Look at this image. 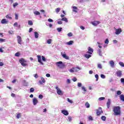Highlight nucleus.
Here are the masks:
<instances>
[{"mask_svg":"<svg viewBox=\"0 0 124 124\" xmlns=\"http://www.w3.org/2000/svg\"><path fill=\"white\" fill-rule=\"evenodd\" d=\"M104 99H105V97H101L98 98V100L100 101H101V100H104Z\"/></svg>","mask_w":124,"mask_h":124,"instance_id":"ea45409f","label":"nucleus"},{"mask_svg":"<svg viewBox=\"0 0 124 124\" xmlns=\"http://www.w3.org/2000/svg\"><path fill=\"white\" fill-rule=\"evenodd\" d=\"M98 68H99L100 69H101L102 68V65L100 63H98L97 64Z\"/></svg>","mask_w":124,"mask_h":124,"instance_id":"f704fd0d","label":"nucleus"},{"mask_svg":"<svg viewBox=\"0 0 124 124\" xmlns=\"http://www.w3.org/2000/svg\"><path fill=\"white\" fill-rule=\"evenodd\" d=\"M58 25H62V19H58Z\"/></svg>","mask_w":124,"mask_h":124,"instance_id":"72a5a7b5","label":"nucleus"},{"mask_svg":"<svg viewBox=\"0 0 124 124\" xmlns=\"http://www.w3.org/2000/svg\"><path fill=\"white\" fill-rule=\"evenodd\" d=\"M109 64H110L111 67L113 68L115 66V62H114L113 61H110L109 62Z\"/></svg>","mask_w":124,"mask_h":124,"instance_id":"6ab92c4d","label":"nucleus"},{"mask_svg":"<svg viewBox=\"0 0 124 124\" xmlns=\"http://www.w3.org/2000/svg\"><path fill=\"white\" fill-rule=\"evenodd\" d=\"M101 120L102 121H104V122H105V121H106V116H102L101 117Z\"/></svg>","mask_w":124,"mask_h":124,"instance_id":"2f4dec72","label":"nucleus"},{"mask_svg":"<svg viewBox=\"0 0 124 124\" xmlns=\"http://www.w3.org/2000/svg\"><path fill=\"white\" fill-rule=\"evenodd\" d=\"M57 31L59 32H61L62 31V28H57Z\"/></svg>","mask_w":124,"mask_h":124,"instance_id":"e433bc0d","label":"nucleus"},{"mask_svg":"<svg viewBox=\"0 0 124 124\" xmlns=\"http://www.w3.org/2000/svg\"><path fill=\"white\" fill-rule=\"evenodd\" d=\"M105 44H107V45L108 44L109 40L108 39H106V40L105 41Z\"/></svg>","mask_w":124,"mask_h":124,"instance_id":"de8ad7c7","label":"nucleus"},{"mask_svg":"<svg viewBox=\"0 0 124 124\" xmlns=\"http://www.w3.org/2000/svg\"><path fill=\"white\" fill-rule=\"evenodd\" d=\"M116 74L117 75V77H122V74L121 71H117Z\"/></svg>","mask_w":124,"mask_h":124,"instance_id":"2eb2a0df","label":"nucleus"},{"mask_svg":"<svg viewBox=\"0 0 124 124\" xmlns=\"http://www.w3.org/2000/svg\"><path fill=\"white\" fill-rule=\"evenodd\" d=\"M91 24L93 25V26H97V25H99L100 24V22L97 21H95L93 22H92Z\"/></svg>","mask_w":124,"mask_h":124,"instance_id":"ddd939ff","label":"nucleus"},{"mask_svg":"<svg viewBox=\"0 0 124 124\" xmlns=\"http://www.w3.org/2000/svg\"><path fill=\"white\" fill-rule=\"evenodd\" d=\"M34 14H35V15H40V13L38 11H35L34 12Z\"/></svg>","mask_w":124,"mask_h":124,"instance_id":"c9c22d12","label":"nucleus"},{"mask_svg":"<svg viewBox=\"0 0 124 124\" xmlns=\"http://www.w3.org/2000/svg\"><path fill=\"white\" fill-rule=\"evenodd\" d=\"M65 44L66 45H72L73 44V41H70L69 42H66Z\"/></svg>","mask_w":124,"mask_h":124,"instance_id":"5701e85b","label":"nucleus"},{"mask_svg":"<svg viewBox=\"0 0 124 124\" xmlns=\"http://www.w3.org/2000/svg\"><path fill=\"white\" fill-rule=\"evenodd\" d=\"M81 89H82V91L83 92V93H86V92H87V89H86V87H84V86H82L81 87Z\"/></svg>","mask_w":124,"mask_h":124,"instance_id":"412c9836","label":"nucleus"},{"mask_svg":"<svg viewBox=\"0 0 124 124\" xmlns=\"http://www.w3.org/2000/svg\"><path fill=\"white\" fill-rule=\"evenodd\" d=\"M16 38L17 43H18V44H20V45H22V37H21V36H17Z\"/></svg>","mask_w":124,"mask_h":124,"instance_id":"0eeeda50","label":"nucleus"},{"mask_svg":"<svg viewBox=\"0 0 124 124\" xmlns=\"http://www.w3.org/2000/svg\"><path fill=\"white\" fill-rule=\"evenodd\" d=\"M55 89L56 90H57V93H58V94H59V95H62V94H63V93H62V90H61V89L59 88V87H58V86H56Z\"/></svg>","mask_w":124,"mask_h":124,"instance_id":"20e7f679","label":"nucleus"},{"mask_svg":"<svg viewBox=\"0 0 124 124\" xmlns=\"http://www.w3.org/2000/svg\"><path fill=\"white\" fill-rule=\"evenodd\" d=\"M73 81L74 82H76V81H77V78H74L73 79H72Z\"/></svg>","mask_w":124,"mask_h":124,"instance_id":"052dcab7","label":"nucleus"},{"mask_svg":"<svg viewBox=\"0 0 124 124\" xmlns=\"http://www.w3.org/2000/svg\"><path fill=\"white\" fill-rule=\"evenodd\" d=\"M101 78H102V79H105V78H106V77L104 74H101Z\"/></svg>","mask_w":124,"mask_h":124,"instance_id":"79ce46f5","label":"nucleus"},{"mask_svg":"<svg viewBox=\"0 0 124 124\" xmlns=\"http://www.w3.org/2000/svg\"><path fill=\"white\" fill-rule=\"evenodd\" d=\"M62 114H63L65 116H68L69 113L68 111L66 110H62Z\"/></svg>","mask_w":124,"mask_h":124,"instance_id":"f8f14e48","label":"nucleus"},{"mask_svg":"<svg viewBox=\"0 0 124 124\" xmlns=\"http://www.w3.org/2000/svg\"><path fill=\"white\" fill-rule=\"evenodd\" d=\"M89 121H93V117H92V116H89Z\"/></svg>","mask_w":124,"mask_h":124,"instance_id":"680f3d73","label":"nucleus"},{"mask_svg":"<svg viewBox=\"0 0 124 124\" xmlns=\"http://www.w3.org/2000/svg\"><path fill=\"white\" fill-rule=\"evenodd\" d=\"M102 113H103V111L101 108L99 107L98 109H96L97 116H100Z\"/></svg>","mask_w":124,"mask_h":124,"instance_id":"39448f33","label":"nucleus"},{"mask_svg":"<svg viewBox=\"0 0 124 124\" xmlns=\"http://www.w3.org/2000/svg\"><path fill=\"white\" fill-rule=\"evenodd\" d=\"M61 55L64 59H65V60H69V57L66 55L65 54H63V52H61Z\"/></svg>","mask_w":124,"mask_h":124,"instance_id":"1a4fd4ad","label":"nucleus"},{"mask_svg":"<svg viewBox=\"0 0 124 124\" xmlns=\"http://www.w3.org/2000/svg\"><path fill=\"white\" fill-rule=\"evenodd\" d=\"M121 83H123V84H124V78H121Z\"/></svg>","mask_w":124,"mask_h":124,"instance_id":"13d9d810","label":"nucleus"},{"mask_svg":"<svg viewBox=\"0 0 124 124\" xmlns=\"http://www.w3.org/2000/svg\"><path fill=\"white\" fill-rule=\"evenodd\" d=\"M60 11H61V8H57L56 9V13H59V12H60Z\"/></svg>","mask_w":124,"mask_h":124,"instance_id":"a19ab883","label":"nucleus"},{"mask_svg":"<svg viewBox=\"0 0 124 124\" xmlns=\"http://www.w3.org/2000/svg\"><path fill=\"white\" fill-rule=\"evenodd\" d=\"M15 16H16V17H15L16 20H18V15L16 14Z\"/></svg>","mask_w":124,"mask_h":124,"instance_id":"0e129e2a","label":"nucleus"},{"mask_svg":"<svg viewBox=\"0 0 124 124\" xmlns=\"http://www.w3.org/2000/svg\"><path fill=\"white\" fill-rule=\"evenodd\" d=\"M73 11L74 12H77V7L76 6H73Z\"/></svg>","mask_w":124,"mask_h":124,"instance_id":"bb28decb","label":"nucleus"},{"mask_svg":"<svg viewBox=\"0 0 124 124\" xmlns=\"http://www.w3.org/2000/svg\"><path fill=\"white\" fill-rule=\"evenodd\" d=\"M76 68H78V70H81V69H82V68H81L79 66L73 67L72 68H71V69L69 70L70 72H71V73H73L74 72H75L74 70Z\"/></svg>","mask_w":124,"mask_h":124,"instance_id":"423d86ee","label":"nucleus"},{"mask_svg":"<svg viewBox=\"0 0 124 124\" xmlns=\"http://www.w3.org/2000/svg\"><path fill=\"white\" fill-rule=\"evenodd\" d=\"M1 24H8V21L6 19L3 18L1 21Z\"/></svg>","mask_w":124,"mask_h":124,"instance_id":"f3484780","label":"nucleus"},{"mask_svg":"<svg viewBox=\"0 0 124 124\" xmlns=\"http://www.w3.org/2000/svg\"><path fill=\"white\" fill-rule=\"evenodd\" d=\"M68 121L69 122H72V117L71 116H69L68 118Z\"/></svg>","mask_w":124,"mask_h":124,"instance_id":"4c0bfd02","label":"nucleus"},{"mask_svg":"<svg viewBox=\"0 0 124 124\" xmlns=\"http://www.w3.org/2000/svg\"><path fill=\"white\" fill-rule=\"evenodd\" d=\"M67 35L69 36V37H70L73 35V34H72V32H69L67 34Z\"/></svg>","mask_w":124,"mask_h":124,"instance_id":"49530a36","label":"nucleus"},{"mask_svg":"<svg viewBox=\"0 0 124 124\" xmlns=\"http://www.w3.org/2000/svg\"><path fill=\"white\" fill-rule=\"evenodd\" d=\"M14 27H18V23H17V22L15 23L14 24Z\"/></svg>","mask_w":124,"mask_h":124,"instance_id":"bf43d9fd","label":"nucleus"},{"mask_svg":"<svg viewBox=\"0 0 124 124\" xmlns=\"http://www.w3.org/2000/svg\"><path fill=\"white\" fill-rule=\"evenodd\" d=\"M37 57L38 62H41V56L40 55H37Z\"/></svg>","mask_w":124,"mask_h":124,"instance_id":"b1692460","label":"nucleus"},{"mask_svg":"<svg viewBox=\"0 0 124 124\" xmlns=\"http://www.w3.org/2000/svg\"><path fill=\"white\" fill-rule=\"evenodd\" d=\"M46 82V80H45V78H44L42 77L41 78V80L39 81V83L40 85H42L43 83H45Z\"/></svg>","mask_w":124,"mask_h":124,"instance_id":"6e6552de","label":"nucleus"},{"mask_svg":"<svg viewBox=\"0 0 124 124\" xmlns=\"http://www.w3.org/2000/svg\"><path fill=\"white\" fill-rule=\"evenodd\" d=\"M61 21H64V22H66V23H67V22H68V20H67V18H66V17L62 18Z\"/></svg>","mask_w":124,"mask_h":124,"instance_id":"393cba45","label":"nucleus"},{"mask_svg":"<svg viewBox=\"0 0 124 124\" xmlns=\"http://www.w3.org/2000/svg\"><path fill=\"white\" fill-rule=\"evenodd\" d=\"M111 105V99H108V101L107 102V108L109 109L110 108V106Z\"/></svg>","mask_w":124,"mask_h":124,"instance_id":"9b49d317","label":"nucleus"},{"mask_svg":"<svg viewBox=\"0 0 124 124\" xmlns=\"http://www.w3.org/2000/svg\"><path fill=\"white\" fill-rule=\"evenodd\" d=\"M48 22H52L53 23L54 22V20H53V19H51V18H49L48 20H47Z\"/></svg>","mask_w":124,"mask_h":124,"instance_id":"5fc2aeb1","label":"nucleus"},{"mask_svg":"<svg viewBox=\"0 0 124 124\" xmlns=\"http://www.w3.org/2000/svg\"><path fill=\"white\" fill-rule=\"evenodd\" d=\"M16 118H17V119H20V118H21V113H18L16 115Z\"/></svg>","mask_w":124,"mask_h":124,"instance_id":"09e8293b","label":"nucleus"},{"mask_svg":"<svg viewBox=\"0 0 124 124\" xmlns=\"http://www.w3.org/2000/svg\"><path fill=\"white\" fill-rule=\"evenodd\" d=\"M42 60L43 62H46V58H45V57L43 56H42Z\"/></svg>","mask_w":124,"mask_h":124,"instance_id":"a18cd8bd","label":"nucleus"},{"mask_svg":"<svg viewBox=\"0 0 124 124\" xmlns=\"http://www.w3.org/2000/svg\"><path fill=\"white\" fill-rule=\"evenodd\" d=\"M80 29L81 30H82L83 31H84V30H85V27H84V26H80Z\"/></svg>","mask_w":124,"mask_h":124,"instance_id":"69168bd1","label":"nucleus"},{"mask_svg":"<svg viewBox=\"0 0 124 124\" xmlns=\"http://www.w3.org/2000/svg\"><path fill=\"white\" fill-rule=\"evenodd\" d=\"M56 64L57 66H58V67H59V68H63V67H64V65L62 61L56 62Z\"/></svg>","mask_w":124,"mask_h":124,"instance_id":"7ed1b4c3","label":"nucleus"},{"mask_svg":"<svg viewBox=\"0 0 124 124\" xmlns=\"http://www.w3.org/2000/svg\"><path fill=\"white\" fill-rule=\"evenodd\" d=\"M6 18H7V19H10V20H11V19H12V17L11 16H9L8 15L6 16Z\"/></svg>","mask_w":124,"mask_h":124,"instance_id":"58836bf2","label":"nucleus"},{"mask_svg":"<svg viewBox=\"0 0 124 124\" xmlns=\"http://www.w3.org/2000/svg\"><path fill=\"white\" fill-rule=\"evenodd\" d=\"M28 25H30V26H32L33 25V23H32V21L29 20L28 21Z\"/></svg>","mask_w":124,"mask_h":124,"instance_id":"c85d7f7f","label":"nucleus"},{"mask_svg":"<svg viewBox=\"0 0 124 124\" xmlns=\"http://www.w3.org/2000/svg\"><path fill=\"white\" fill-rule=\"evenodd\" d=\"M122 32V29H118L115 30V34L119 35Z\"/></svg>","mask_w":124,"mask_h":124,"instance_id":"dca6fc26","label":"nucleus"},{"mask_svg":"<svg viewBox=\"0 0 124 124\" xmlns=\"http://www.w3.org/2000/svg\"><path fill=\"white\" fill-rule=\"evenodd\" d=\"M39 98H40V99H42L43 98V95L42 94L39 95Z\"/></svg>","mask_w":124,"mask_h":124,"instance_id":"4d7b16f0","label":"nucleus"},{"mask_svg":"<svg viewBox=\"0 0 124 124\" xmlns=\"http://www.w3.org/2000/svg\"><path fill=\"white\" fill-rule=\"evenodd\" d=\"M113 113L114 116H119L121 115V108L119 106L114 107Z\"/></svg>","mask_w":124,"mask_h":124,"instance_id":"f257e3e1","label":"nucleus"},{"mask_svg":"<svg viewBox=\"0 0 124 124\" xmlns=\"http://www.w3.org/2000/svg\"><path fill=\"white\" fill-rule=\"evenodd\" d=\"M5 42V39L0 38V43Z\"/></svg>","mask_w":124,"mask_h":124,"instance_id":"8fccbe9b","label":"nucleus"},{"mask_svg":"<svg viewBox=\"0 0 124 124\" xmlns=\"http://www.w3.org/2000/svg\"><path fill=\"white\" fill-rule=\"evenodd\" d=\"M88 54H90V55H92L93 54V49L92 48H91V47H88Z\"/></svg>","mask_w":124,"mask_h":124,"instance_id":"4468645a","label":"nucleus"},{"mask_svg":"<svg viewBox=\"0 0 124 124\" xmlns=\"http://www.w3.org/2000/svg\"><path fill=\"white\" fill-rule=\"evenodd\" d=\"M46 42L47 44H51V43H52V39H49L47 40Z\"/></svg>","mask_w":124,"mask_h":124,"instance_id":"cd10ccee","label":"nucleus"},{"mask_svg":"<svg viewBox=\"0 0 124 124\" xmlns=\"http://www.w3.org/2000/svg\"><path fill=\"white\" fill-rule=\"evenodd\" d=\"M119 64L121 66H122V67H124V62H119Z\"/></svg>","mask_w":124,"mask_h":124,"instance_id":"c03bdc74","label":"nucleus"},{"mask_svg":"<svg viewBox=\"0 0 124 124\" xmlns=\"http://www.w3.org/2000/svg\"><path fill=\"white\" fill-rule=\"evenodd\" d=\"M19 62L20 63H21L22 66H27V63H26V62H27V61H26L25 59H21L19 60Z\"/></svg>","mask_w":124,"mask_h":124,"instance_id":"f03ea898","label":"nucleus"},{"mask_svg":"<svg viewBox=\"0 0 124 124\" xmlns=\"http://www.w3.org/2000/svg\"><path fill=\"white\" fill-rule=\"evenodd\" d=\"M113 43H114V44H116V43H118V41H117L116 40H114L113 41Z\"/></svg>","mask_w":124,"mask_h":124,"instance_id":"e2e57ef3","label":"nucleus"},{"mask_svg":"<svg viewBox=\"0 0 124 124\" xmlns=\"http://www.w3.org/2000/svg\"><path fill=\"white\" fill-rule=\"evenodd\" d=\"M84 57L85 58H86V59H90V58L92 57V55H91V54H86L84 55Z\"/></svg>","mask_w":124,"mask_h":124,"instance_id":"4be33fe9","label":"nucleus"},{"mask_svg":"<svg viewBox=\"0 0 124 124\" xmlns=\"http://www.w3.org/2000/svg\"><path fill=\"white\" fill-rule=\"evenodd\" d=\"M18 3L17 2H15L13 3V6L14 8H15V7H16V6H17V5H18Z\"/></svg>","mask_w":124,"mask_h":124,"instance_id":"7c9ffc66","label":"nucleus"},{"mask_svg":"<svg viewBox=\"0 0 124 124\" xmlns=\"http://www.w3.org/2000/svg\"><path fill=\"white\" fill-rule=\"evenodd\" d=\"M95 78H96V81H98V75L96 74L95 75Z\"/></svg>","mask_w":124,"mask_h":124,"instance_id":"864d4df0","label":"nucleus"},{"mask_svg":"<svg viewBox=\"0 0 124 124\" xmlns=\"http://www.w3.org/2000/svg\"><path fill=\"white\" fill-rule=\"evenodd\" d=\"M78 87H82V83L81 82H78Z\"/></svg>","mask_w":124,"mask_h":124,"instance_id":"6e6d98bb","label":"nucleus"},{"mask_svg":"<svg viewBox=\"0 0 124 124\" xmlns=\"http://www.w3.org/2000/svg\"><path fill=\"white\" fill-rule=\"evenodd\" d=\"M33 92H34V88H31L30 89V93H33Z\"/></svg>","mask_w":124,"mask_h":124,"instance_id":"3c124183","label":"nucleus"},{"mask_svg":"<svg viewBox=\"0 0 124 124\" xmlns=\"http://www.w3.org/2000/svg\"><path fill=\"white\" fill-rule=\"evenodd\" d=\"M89 74H93V71L92 70L89 71Z\"/></svg>","mask_w":124,"mask_h":124,"instance_id":"774afa93","label":"nucleus"},{"mask_svg":"<svg viewBox=\"0 0 124 124\" xmlns=\"http://www.w3.org/2000/svg\"><path fill=\"white\" fill-rule=\"evenodd\" d=\"M32 28H30L29 31V32H31V31H32Z\"/></svg>","mask_w":124,"mask_h":124,"instance_id":"338daca9","label":"nucleus"},{"mask_svg":"<svg viewBox=\"0 0 124 124\" xmlns=\"http://www.w3.org/2000/svg\"><path fill=\"white\" fill-rule=\"evenodd\" d=\"M117 94H118V95H121V94H122V92L121 91H118L117 92Z\"/></svg>","mask_w":124,"mask_h":124,"instance_id":"37998d69","label":"nucleus"},{"mask_svg":"<svg viewBox=\"0 0 124 124\" xmlns=\"http://www.w3.org/2000/svg\"><path fill=\"white\" fill-rule=\"evenodd\" d=\"M67 100L68 102H69V103H71V104H72V103H73V101L70 100L69 98H67Z\"/></svg>","mask_w":124,"mask_h":124,"instance_id":"473e14b6","label":"nucleus"},{"mask_svg":"<svg viewBox=\"0 0 124 124\" xmlns=\"http://www.w3.org/2000/svg\"><path fill=\"white\" fill-rule=\"evenodd\" d=\"M120 97L121 100H122V101H124V94L120 95Z\"/></svg>","mask_w":124,"mask_h":124,"instance_id":"a878e982","label":"nucleus"},{"mask_svg":"<svg viewBox=\"0 0 124 124\" xmlns=\"http://www.w3.org/2000/svg\"><path fill=\"white\" fill-rule=\"evenodd\" d=\"M85 106L86 107V108H90V104L89 103V102H87L85 103Z\"/></svg>","mask_w":124,"mask_h":124,"instance_id":"c756f323","label":"nucleus"},{"mask_svg":"<svg viewBox=\"0 0 124 124\" xmlns=\"http://www.w3.org/2000/svg\"><path fill=\"white\" fill-rule=\"evenodd\" d=\"M97 54L100 56V57H102V51H101V49H98L97 50Z\"/></svg>","mask_w":124,"mask_h":124,"instance_id":"a211bd4d","label":"nucleus"},{"mask_svg":"<svg viewBox=\"0 0 124 124\" xmlns=\"http://www.w3.org/2000/svg\"><path fill=\"white\" fill-rule=\"evenodd\" d=\"M16 57H20V53L19 52H17L15 54Z\"/></svg>","mask_w":124,"mask_h":124,"instance_id":"603ef678","label":"nucleus"},{"mask_svg":"<svg viewBox=\"0 0 124 124\" xmlns=\"http://www.w3.org/2000/svg\"><path fill=\"white\" fill-rule=\"evenodd\" d=\"M33 104L34 106L36 105L38 103V100H37V98H34L32 100Z\"/></svg>","mask_w":124,"mask_h":124,"instance_id":"9d476101","label":"nucleus"},{"mask_svg":"<svg viewBox=\"0 0 124 124\" xmlns=\"http://www.w3.org/2000/svg\"><path fill=\"white\" fill-rule=\"evenodd\" d=\"M34 33L35 38H38L39 36V34H38V33H37V31H35Z\"/></svg>","mask_w":124,"mask_h":124,"instance_id":"aec40b11","label":"nucleus"}]
</instances>
